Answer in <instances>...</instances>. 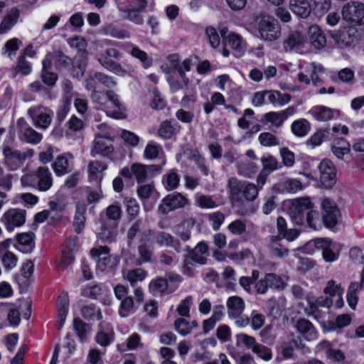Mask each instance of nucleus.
Masks as SVG:
<instances>
[{"mask_svg": "<svg viewBox=\"0 0 364 364\" xmlns=\"http://www.w3.org/2000/svg\"><path fill=\"white\" fill-rule=\"evenodd\" d=\"M162 165H144L139 163L133 164L131 167H124L119 174L126 180H132L134 177L137 182H144L159 174Z\"/></svg>", "mask_w": 364, "mask_h": 364, "instance_id": "nucleus-1", "label": "nucleus"}, {"mask_svg": "<svg viewBox=\"0 0 364 364\" xmlns=\"http://www.w3.org/2000/svg\"><path fill=\"white\" fill-rule=\"evenodd\" d=\"M109 252L107 246H97L91 249L90 254L96 262L97 270L109 272L117 266L119 258Z\"/></svg>", "mask_w": 364, "mask_h": 364, "instance_id": "nucleus-2", "label": "nucleus"}, {"mask_svg": "<svg viewBox=\"0 0 364 364\" xmlns=\"http://www.w3.org/2000/svg\"><path fill=\"white\" fill-rule=\"evenodd\" d=\"M321 218L323 225L328 229L334 228L341 220V210L336 203L325 198L321 203Z\"/></svg>", "mask_w": 364, "mask_h": 364, "instance_id": "nucleus-3", "label": "nucleus"}, {"mask_svg": "<svg viewBox=\"0 0 364 364\" xmlns=\"http://www.w3.org/2000/svg\"><path fill=\"white\" fill-rule=\"evenodd\" d=\"M341 14L343 19L353 26L364 23V4L362 2L352 1L346 3Z\"/></svg>", "mask_w": 364, "mask_h": 364, "instance_id": "nucleus-4", "label": "nucleus"}, {"mask_svg": "<svg viewBox=\"0 0 364 364\" xmlns=\"http://www.w3.org/2000/svg\"><path fill=\"white\" fill-rule=\"evenodd\" d=\"M261 38L266 41H274L281 36V28L277 21L269 16L262 17L258 23Z\"/></svg>", "mask_w": 364, "mask_h": 364, "instance_id": "nucleus-5", "label": "nucleus"}, {"mask_svg": "<svg viewBox=\"0 0 364 364\" xmlns=\"http://www.w3.org/2000/svg\"><path fill=\"white\" fill-rule=\"evenodd\" d=\"M315 246L322 250L323 257L326 262H333L338 258V254L341 246L338 242H334L329 238H320L314 242H309L307 247Z\"/></svg>", "mask_w": 364, "mask_h": 364, "instance_id": "nucleus-6", "label": "nucleus"}, {"mask_svg": "<svg viewBox=\"0 0 364 364\" xmlns=\"http://www.w3.org/2000/svg\"><path fill=\"white\" fill-rule=\"evenodd\" d=\"M356 33L355 28L347 27L337 31L331 32L330 36L338 48H343L355 45L358 41Z\"/></svg>", "mask_w": 364, "mask_h": 364, "instance_id": "nucleus-7", "label": "nucleus"}, {"mask_svg": "<svg viewBox=\"0 0 364 364\" xmlns=\"http://www.w3.org/2000/svg\"><path fill=\"white\" fill-rule=\"evenodd\" d=\"M53 112L47 107L38 105L28 109V114L37 127L46 129L51 122Z\"/></svg>", "mask_w": 364, "mask_h": 364, "instance_id": "nucleus-8", "label": "nucleus"}, {"mask_svg": "<svg viewBox=\"0 0 364 364\" xmlns=\"http://www.w3.org/2000/svg\"><path fill=\"white\" fill-rule=\"evenodd\" d=\"M100 85L107 89H112L117 83L112 77L100 72L90 73L85 80L87 90L97 88Z\"/></svg>", "mask_w": 364, "mask_h": 364, "instance_id": "nucleus-9", "label": "nucleus"}, {"mask_svg": "<svg viewBox=\"0 0 364 364\" xmlns=\"http://www.w3.org/2000/svg\"><path fill=\"white\" fill-rule=\"evenodd\" d=\"M153 239L152 232L150 230H144L141 240L143 242L138 247L139 258L138 264H141L151 261L153 255V248L150 244Z\"/></svg>", "mask_w": 364, "mask_h": 364, "instance_id": "nucleus-10", "label": "nucleus"}, {"mask_svg": "<svg viewBox=\"0 0 364 364\" xmlns=\"http://www.w3.org/2000/svg\"><path fill=\"white\" fill-rule=\"evenodd\" d=\"M95 340L102 347H107L114 341V331L111 323L102 321L98 326V330Z\"/></svg>", "mask_w": 364, "mask_h": 364, "instance_id": "nucleus-11", "label": "nucleus"}, {"mask_svg": "<svg viewBox=\"0 0 364 364\" xmlns=\"http://www.w3.org/2000/svg\"><path fill=\"white\" fill-rule=\"evenodd\" d=\"M230 185L232 193L238 198L242 196L247 200H253L257 196L259 188L255 183H230Z\"/></svg>", "mask_w": 364, "mask_h": 364, "instance_id": "nucleus-12", "label": "nucleus"}, {"mask_svg": "<svg viewBox=\"0 0 364 364\" xmlns=\"http://www.w3.org/2000/svg\"><path fill=\"white\" fill-rule=\"evenodd\" d=\"M1 221L7 230L14 231L23 225V211L17 208L9 209L3 214Z\"/></svg>", "mask_w": 364, "mask_h": 364, "instance_id": "nucleus-13", "label": "nucleus"}, {"mask_svg": "<svg viewBox=\"0 0 364 364\" xmlns=\"http://www.w3.org/2000/svg\"><path fill=\"white\" fill-rule=\"evenodd\" d=\"M187 203V199L179 193H173L163 199L159 210L162 213H167L173 210L183 207Z\"/></svg>", "mask_w": 364, "mask_h": 364, "instance_id": "nucleus-14", "label": "nucleus"}, {"mask_svg": "<svg viewBox=\"0 0 364 364\" xmlns=\"http://www.w3.org/2000/svg\"><path fill=\"white\" fill-rule=\"evenodd\" d=\"M69 297L66 292L60 294L56 302V308L58 311L57 316V328L61 329L65 322V319L68 313Z\"/></svg>", "mask_w": 364, "mask_h": 364, "instance_id": "nucleus-15", "label": "nucleus"}, {"mask_svg": "<svg viewBox=\"0 0 364 364\" xmlns=\"http://www.w3.org/2000/svg\"><path fill=\"white\" fill-rule=\"evenodd\" d=\"M261 162L262 164V169L257 177V182H265L270 173L282 166L272 155L263 156L261 159Z\"/></svg>", "mask_w": 364, "mask_h": 364, "instance_id": "nucleus-16", "label": "nucleus"}, {"mask_svg": "<svg viewBox=\"0 0 364 364\" xmlns=\"http://www.w3.org/2000/svg\"><path fill=\"white\" fill-rule=\"evenodd\" d=\"M315 49L320 50L326 45V38L320 28L314 25L309 28L308 40L306 41Z\"/></svg>", "mask_w": 364, "mask_h": 364, "instance_id": "nucleus-17", "label": "nucleus"}, {"mask_svg": "<svg viewBox=\"0 0 364 364\" xmlns=\"http://www.w3.org/2000/svg\"><path fill=\"white\" fill-rule=\"evenodd\" d=\"M103 215H101V229L97 232V237L103 242H112L114 240L117 235V225L111 224L105 221Z\"/></svg>", "mask_w": 364, "mask_h": 364, "instance_id": "nucleus-18", "label": "nucleus"}, {"mask_svg": "<svg viewBox=\"0 0 364 364\" xmlns=\"http://www.w3.org/2000/svg\"><path fill=\"white\" fill-rule=\"evenodd\" d=\"M316 350L323 353L326 357L332 362H340L345 359V355L342 351L333 348L331 343L327 341H322L318 343Z\"/></svg>", "mask_w": 364, "mask_h": 364, "instance_id": "nucleus-19", "label": "nucleus"}, {"mask_svg": "<svg viewBox=\"0 0 364 364\" xmlns=\"http://www.w3.org/2000/svg\"><path fill=\"white\" fill-rule=\"evenodd\" d=\"M313 203L309 198H299L296 200L294 208V214L292 215L294 221L296 224H301L303 222L304 212L312 210Z\"/></svg>", "mask_w": 364, "mask_h": 364, "instance_id": "nucleus-20", "label": "nucleus"}, {"mask_svg": "<svg viewBox=\"0 0 364 364\" xmlns=\"http://www.w3.org/2000/svg\"><path fill=\"white\" fill-rule=\"evenodd\" d=\"M320 171L321 182L328 181H336L337 169L333 163L328 159H324L321 161L318 166Z\"/></svg>", "mask_w": 364, "mask_h": 364, "instance_id": "nucleus-21", "label": "nucleus"}, {"mask_svg": "<svg viewBox=\"0 0 364 364\" xmlns=\"http://www.w3.org/2000/svg\"><path fill=\"white\" fill-rule=\"evenodd\" d=\"M296 328L304 338L308 341H315L318 338V332L312 323L306 319H299L296 321Z\"/></svg>", "mask_w": 364, "mask_h": 364, "instance_id": "nucleus-22", "label": "nucleus"}, {"mask_svg": "<svg viewBox=\"0 0 364 364\" xmlns=\"http://www.w3.org/2000/svg\"><path fill=\"white\" fill-rule=\"evenodd\" d=\"M228 314L229 317L236 318L239 317L245 309V301L238 296H230L226 302Z\"/></svg>", "mask_w": 364, "mask_h": 364, "instance_id": "nucleus-23", "label": "nucleus"}, {"mask_svg": "<svg viewBox=\"0 0 364 364\" xmlns=\"http://www.w3.org/2000/svg\"><path fill=\"white\" fill-rule=\"evenodd\" d=\"M76 245V238L70 239L65 242V246L68 249V252H63L60 260L56 262V267L59 271H63L67 266L74 261L73 251Z\"/></svg>", "mask_w": 364, "mask_h": 364, "instance_id": "nucleus-24", "label": "nucleus"}, {"mask_svg": "<svg viewBox=\"0 0 364 364\" xmlns=\"http://www.w3.org/2000/svg\"><path fill=\"white\" fill-rule=\"evenodd\" d=\"M150 293L154 296H161L172 292L166 279L159 277L152 279L149 285Z\"/></svg>", "mask_w": 364, "mask_h": 364, "instance_id": "nucleus-25", "label": "nucleus"}, {"mask_svg": "<svg viewBox=\"0 0 364 364\" xmlns=\"http://www.w3.org/2000/svg\"><path fill=\"white\" fill-rule=\"evenodd\" d=\"M343 289L340 284H337L334 280H330L327 282L323 292L331 297H335L336 299V306L341 308L343 306Z\"/></svg>", "mask_w": 364, "mask_h": 364, "instance_id": "nucleus-26", "label": "nucleus"}, {"mask_svg": "<svg viewBox=\"0 0 364 364\" xmlns=\"http://www.w3.org/2000/svg\"><path fill=\"white\" fill-rule=\"evenodd\" d=\"M113 146L109 139L99 136L96 138L93 142L92 149V154H101L102 156H108L113 151Z\"/></svg>", "mask_w": 364, "mask_h": 364, "instance_id": "nucleus-27", "label": "nucleus"}, {"mask_svg": "<svg viewBox=\"0 0 364 364\" xmlns=\"http://www.w3.org/2000/svg\"><path fill=\"white\" fill-rule=\"evenodd\" d=\"M19 11L16 8L10 9L0 23V34L8 33L16 23Z\"/></svg>", "mask_w": 364, "mask_h": 364, "instance_id": "nucleus-28", "label": "nucleus"}, {"mask_svg": "<svg viewBox=\"0 0 364 364\" xmlns=\"http://www.w3.org/2000/svg\"><path fill=\"white\" fill-rule=\"evenodd\" d=\"M107 169V165L100 161H92L88 164V172L90 181L100 182L103 178V172Z\"/></svg>", "mask_w": 364, "mask_h": 364, "instance_id": "nucleus-29", "label": "nucleus"}, {"mask_svg": "<svg viewBox=\"0 0 364 364\" xmlns=\"http://www.w3.org/2000/svg\"><path fill=\"white\" fill-rule=\"evenodd\" d=\"M48 56L53 60L57 70L66 69L73 64L72 59L61 50H55L50 53Z\"/></svg>", "mask_w": 364, "mask_h": 364, "instance_id": "nucleus-30", "label": "nucleus"}, {"mask_svg": "<svg viewBox=\"0 0 364 364\" xmlns=\"http://www.w3.org/2000/svg\"><path fill=\"white\" fill-rule=\"evenodd\" d=\"M176 331L183 336H186L191 333L193 329L198 326L196 320L188 321L184 318H178L174 323Z\"/></svg>", "mask_w": 364, "mask_h": 364, "instance_id": "nucleus-31", "label": "nucleus"}, {"mask_svg": "<svg viewBox=\"0 0 364 364\" xmlns=\"http://www.w3.org/2000/svg\"><path fill=\"white\" fill-rule=\"evenodd\" d=\"M291 10L301 18H307L311 11V6L307 0H299V1L289 3Z\"/></svg>", "mask_w": 364, "mask_h": 364, "instance_id": "nucleus-32", "label": "nucleus"}, {"mask_svg": "<svg viewBox=\"0 0 364 364\" xmlns=\"http://www.w3.org/2000/svg\"><path fill=\"white\" fill-rule=\"evenodd\" d=\"M208 250L207 244L204 242H200L189 254V256L191 257L197 264H205L207 261L206 255H208Z\"/></svg>", "mask_w": 364, "mask_h": 364, "instance_id": "nucleus-33", "label": "nucleus"}, {"mask_svg": "<svg viewBox=\"0 0 364 364\" xmlns=\"http://www.w3.org/2000/svg\"><path fill=\"white\" fill-rule=\"evenodd\" d=\"M306 187L303 183H275L273 190L282 194H294Z\"/></svg>", "mask_w": 364, "mask_h": 364, "instance_id": "nucleus-34", "label": "nucleus"}, {"mask_svg": "<svg viewBox=\"0 0 364 364\" xmlns=\"http://www.w3.org/2000/svg\"><path fill=\"white\" fill-rule=\"evenodd\" d=\"M123 276L132 286H134L138 282H142L146 277L147 272L141 268H137L124 272Z\"/></svg>", "mask_w": 364, "mask_h": 364, "instance_id": "nucleus-35", "label": "nucleus"}, {"mask_svg": "<svg viewBox=\"0 0 364 364\" xmlns=\"http://www.w3.org/2000/svg\"><path fill=\"white\" fill-rule=\"evenodd\" d=\"M306 42L304 37L300 33L293 32L289 35L287 39L284 41V48L287 50V47H289V49L291 50L302 48Z\"/></svg>", "mask_w": 364, "mask_h": 364, "instance_id": "nucleus-36", "label": "nucleus"}, {"mask_svg": "<svg viewBox=\"0 0 364 364\" xmlns=\"http://www.w3.org/2000/svg\"><path fill=\"white\" fill-rule=\"evenodd\" d=\"M156 242L160 246L172 247L176 251H180V243L178 241L173 239V237L168 233L161 232L156 236Z\"/></svg>", "mask_w": 364, "mask_h": 364, "instance_id": "nucleus-37", "label": "nucleus"}, {"mask_svg": "<svg viewBox=\"0 0 364 364\" xmlns=\"http://www.w3.org/2000/svg\"><path fill=\"white\" fill-rule=\"evenodd\" d=\"M118 9L120 12L125 14V16H124L125 19L138 25H141L144 23L143 17L140 14L143 11L129 9L127 8V6L122 4H119Z\"/></svg>", "mask_w": 364, "mask_h": 364, "instance_id": "nucleus-38", "label": "nucleus"}, {"mask_svg": "<svg viewBox=\"0 0 364 364\" xmlns=\"http://www.w3.org/2000/svg\"><path fill=\"white\" fill-rule=\"evenodd\" d=\"M310 113L318 121L326 122L333 117V110L325 106H316L313 107Z\"/></svg>", "mask_w": 364, "mask_h": 364, "instance_id": "nucleus-39", "label": "nucleus"}, {"mask_svg": "<svg viewBox=\"0 0 364 364\" xmlns=\"http://www.w3.org/2000/svg\"><path fill=\"white\" fill-rule=\"evenodd\" d=\"M137 192L139 198L144 202L148 199L155 202L159 198L158 193L155 191L154 186L150 183L141 186L138 189Z\"/></svg>", "mask_w": 364, "mask_h": 364, "instance_id": "nucleus-40", "label": "nucleus"}, {"mask_svg": "<svg viewBox=\"0 0 364 364\" xmlns=\"http://www.w3.org/2000/svg\"><path fill=\"white\" fill-rule=\"evenodd\" d=\"M73 329L81 342H84L87 339L89 335V327L81 319L76 318H74Z\"/></svg>", "mask_w": 364, "mask_h": 364, "instance_id": "nucleus-41", "label": "nucleus"}, {"mask_svg": "<svg viewBox=\"0 0 364 364\" xmlns=\"http://www.w3.org/2000/svg\"><path fill=\"white\" fill-rule=\"evenodd\" d=\"M98 60L105 68L115 73L117 75L124 76L127 73V71L122 67L119 63L111 59L105 58V59L99 58Z\"/></svg>", "mask_w": 364, "mask_h": 364, "instance_id": "nucleus-42", "label": "nucleus"}, {"mask_svg": "<svg viewBox=\"0 0 364 364\" xmlns=\"http://www.w3.org/2000/svg\"><path fill=\"white\" fill-rule=\"evenodd\" d=\"M279 240L274 237H272L271 242L269 245V248L271 254L279 258L287 257L288 255L287 249L283 247L279 242Z\"/></svg>", "mask_w": 364, "mask_h": 364, "instance_id": "nucleus-43", "label": "nucleus"}, {"mask_svg": "<svg viewBox=\"0 0 364 364\" xmlns=\"http://www.w3.org/2000/svg\"><path fill=\"white\" fill-rule=\"evenodd\" d=\"M310 129V124L306 119H299L291 124V131L297 136H305Z\"/></svg>", "mask_w": 364, "mask_h": 364, "instance_id": "nucleus-44", "label": "nucleus"}, {"mask_svg": "<svg viewBox=\"0 0 364 364\" xmlns=\"http://www.w3.org/2000/svg\"><path fill=\"white\" fill-rule=\"evenodd\" d=\"M86 66V56L85 54H81L80 58L76 61V65H74L72 68V75L76 78L82 77L85 74Z\"/></svg>", "mask_w": 364, "mask_h": 364, "instance_id": "nucleus-45", "label": "nucleus"}, {"mask_svg": "<svg viewBox=\"0 0 364 364\" xmlns=\"http://www.w3.org/2000/svg\"><path fill=\"white\" fill-rule=\"evenodd\" d=\"M284 120L281 112H270L263 115L262 122L264 124L271 122L276 127H279Z\"/></svg>", "mask_w": 364, "mask_h": 364, "instance_id": "nucleus-46", "label": "nucleus"}, {"mask_svg": "<svg viewBox=\"0 0 364 364\" xmlns=\"http://www.w3.org/2000/svg\"><path fill=\"white\" fill-rule=\"evenodd\" d=\"M134 311V301L131 296L122 300L119 309V314L122 317H127Z\"/></svg>", "mask_w": 364, "mask_h": 364, "instance_id": "nucleus-47", "label": "nucleus"}, {"mask_svg": "<svg viewBox=\"0 0 364 364\" xmlns=\"http://www.w3.org/2000/svg\"><path fill=\"white\" fill-rule=\"evenodd\" d=\"M193 304V299L192 296H188L183 299L177 306L176 311L183 317L190 316V309Z\"/></svg>", "mask_w": 364, "mask_h": 364, "instance_id": "nucleus-48", "label": "nucleus"}, {"mask_svg": "<svg viewBox=\"0 0 364 364\" xmlns=\"http://www.w3.org/2000/svg\"><path fill=\"white\" fill-rule=\"evenodd\" d=\"M105 215L109 223L117 225V221L121 218V208L117 205H111L107 208Z\"/></svg>", "mask_w": 364, "mask_h": 364, "instance_id": "nucleus-49", "label": "nucleus"}, {"mask_svg": "<svg viewBox=\"0 0 364 364\" xmlns=\"http://www.w3.org/2000/svg\"><path fill=\"white\" fill-rule=\"evenodd\" d=\"M306 223L308 226L314 230H318L321 229V223L318 211L309 210L306 213Z\"/></svg>", "mask_w": 364, "mask_h": 364, "instance_id": "nucleus-50", "label": "nucleus"}, {"mask_svg": "<svg viewBox=\"0 0 364 364\" xmlns=\"http://www.w3.org/2000/svg\"><path fill=\"white\" fill-rule=\"evenodd\" d=\"M311 9L320 15L326 13L331 8V0H311Z\"/></svg>", "mask_w": 364, "mask_h": 364, "instance_id": "nucleus-51", "label": "nucleus"}, {"mask_svg": "<svg viewBox=\"0 0 364 364\" xmlns=\"http://www.w3.org/2000/svg\"><path fill=\"white\" fill-rule=\"evenodd\" d=\"M237 342L239 344H242L247 348L251 349L252 352L259 345L253 336H249L245 333H240L236 336Z\"/></svg>", "mask_w": 364, "mask_h": 364, "instance_id": "nucleus-52", "label": "nucleus"}, {"mask_svg": "<svg viewBox=\"0 0 364 364\" xmlns=\"http://www.w3.org/2000/svg\"><path fill=\"white\" fill-rule=\"evenodd\" d=\"M250 326L255 331L262 327L265 322V316L256 310H253L250 314Z\"/></svg>", "mask_w": 364, "mask_h": 364, "instance_id": "nucleus-53", "label": "nucleus"}, {"mask_svg": "<svg viewBox=\"0 0 364 364\" xmlns=\"http://www.w3.org/2000/svg\"><path fill=\"white\" fill-rule=\"evenodd\" d=\"M57 175L61 176L68 173V161L64 156H58L53 164Z\"/></svg>", "mask_w": 364, "mask_h": 364, "instance_id": "nucleus-54", "label": "nucleus"}, {"mask_svg": "<svg viewBox=\"0 0 364 364\" xmlns=\"http://www.w3.org/2000/svg\"><path fill=\"white\" fill-rule=\"evenodd\" d=\"M34 263L28 260L24 263V289L34 282Z\"/></svg>", "mask_w": 364, "mask_h": 364, "instance_id": "nucleus-55", "label": "nucleus"}, {"mask_svg": "<svg viewBox=\"0 0 364 364\" xmlns=\"http://www.w3.org/2000/svg\"><path fill=\"white\" fill-rule=\"evenodd\" d=\"M174 133L175 129L169 121L163 122L158 130L159 136L166 139H171Z\"/></svg>", "mask_w": 364, "mask_h": 364, "instance_id": "nucleus-56", "label": "nucleus"}, {"mask_svg": "<svg viewBox=\"0 0 364 364\" xmlns=\"http://www.w3.org/2000/svg\"><path fill=\"white\" fill-rule=\"evenodd\" d=\"M225 44L238 51H241L243 49L241 37L235 33H230L228 36V38L225 41Z\"/></svg>", "mask_w": 364, "mask_h": 364, "instance_id": "nucleus-57", "label": "nucleus"}, {"mask_svg": "<svg viewBox=\"0 0 364 364\" xmlns=\"http://www.w3.org/2000/svg\"><path fill=\"white\" fill-rule=\"evenodd\" d=\"M197 205L202 208H213L217 206L216 203L210 196L197 194L196 196Z\"/></svg>", "mask_w": 364, "mask_h": 364, "instance_id": "nucleus-58", "label": "nucleus"}, {"mask_svg": "<svg viewBox=\"0 0 364 364\" xmlns=\"http://www.w3.org/2000/svg\"><path fill=\"white\" fill-rule=\"evenodd\" d=\"M82 315L85 318H96L97 320L102 318V312L100 309L94 305H88L82 309Z\"/></svg>", "mask_w": 364, "mask_h": 364, "instance_id": "nucleus-59", "label": "nucleus"}, {"mask_svg": "<svg viewBox=\"0 0 364 364\" xmlns=\"http://www.w3.org/2000/svg\"><path fill=\"white\" fill-rule=\"evenodd\" d=\"M259 141L262 146H275L279 144V139L269 132L261 133L259 136Z\"/></svg>", "mask_w": 364, "mask_h": 364, "instance_id": "nucleus-60", "label": "nucleus"}, {"mask_svg": "<svg viewBox=\"0 0 364 364\" xmlns=\"http://www.w3.org/2000/svg\"><path fill=\"white\" fill-rule=\"evenodd\" d=\"M207 218L215 230H218L225 220V215L220 212L209 213Z\"/></svg>", "mask_w": 364, "mask_h": 364, "instance_id": "nucleus-61", "label": "nucleus"}, {"mask_svg": "<svg viewBox=\"0 0 364 364\" xmlns=\"http://www.w3.org/2000/svg\"><path fill=\"white\" fill-rule=\"evenodd\" d=\"M354 72L352 69L346 68L338 72V79L344 83L353 84L354 81Z\"/></svg>", "mask_w": 364, "mask_h": 364, "instance_id": "nucleus-62", "label": "nucleus"}, {"mask_svg": "<svg viewBox=\"0 0 364 364\" xmlns=\"http://www.w3.org/2000/svg\"><path fill=\"white\" fill-rule=\"evenodd\" d=\"M126 208L128 215L134 218L139 213V205L136 200L134 198H126Z\"/></svg>", "mask_w": 364, "mask_h": 364, "instance_id": "nucleus-63", "label": "nucleus"}, {"mask_svg": "<svg viewBox=\"0 0 364 364\" xmlns=\"http://www.w3.org/2000/svg\"><path fill=\"white\" fill-rule=\"evenodd\" d=\"M0 259L6 269H14L16 267L18 262L17 257L12 252L6 254L1 258H0Z\"/></svg>", "mask_w": 364, "mask_h": 364, "instance_id": "nucleus-64", "label": "nucleus"}]
</instances>
